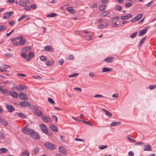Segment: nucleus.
Instances as JSON below:
<instances>
[{"label":"nucleus","mask_w":156,"mask_h":156,"mask_svg":"<svg viewBox=\"0 0 156 156\" xmlns=\"http://www.w3.org/2000/svg\"><path fill=\"white\" fill-rule=\"evenodd\" d=\"M21 55L22 58H26L27 56V54L25 52L21 53Z\"/></svg>","instance_id":"48"},{"label":"nucleus","mask_w":156,"mask_h":156,"mask_svg":"<svg viewBox=\"0 0 156 156\" xmlns=\"http://www.w3.org/2000/svg\"><path fill=\"white\" fill-rule=\"evenodd\" d=\"M50 128L51 130L54 131L56 132H57L58 131V129L57 127L55 126L54 125H51L50 126Z\"/></svg>","instance_id":"24"},{"label":"nucleus","mask_w":156,"mask_h":156,"mask_svg":"<svg viewBox=\"0 0 156 156\" xmlns=\"http://www.w3.org/2000/svg\"><path fill=\"white\" fill-rule=\"evenodd\" d=\"M6 27L4 25H0V31L5 30Z\"/></svg>","instance_id":"49"},{"label":"nucleus","mask_w":156,"mask_h":156,"mask_svg":"<svg viewBox=\"0 0 156 156\" xmlns=\"http://www.w3.org/2000/svg\"><path fill=\"white\" fill-rule=\"evenodd\" d=\"M149 87L150 90H152L154 88H156V85H150Z\"/></svg>","instance_id":"53"},{"label":"nucleus","mask_w":156,"mask_h":156,"mask_svg":"<svg viewBox=\"0 0 156 156\" xmlns=\"http://www.w3.org/2000/svg\"><path fill=\"white\" fill-rule=\"evenodd\" d=\"M34 114L39 116H43V113L40 110L38 109L37 112L34 113Z\"/></svg>","instance_id":"22"},{"label":"nucleus","mask_w":156,"mask_h":156,"mask_svg":"<svg viewBox=\"0 0 156 156\" xmlns=\"http://www.w3.org/2000/svg\"><path fill=\"white\" fill-rule=\"evenodd\" d=\"M143 16V14H140L137 15L135 17V21H137L139 20L142 18Z\"/></svg>","instance_id":"25"},{"label":"nucleus","mask_w":156,"mask_h":156,"mask_svg":"<svg viewBox=\"0 0 156 156\" xmlns=\"http://www.w3.org/2000/svg\"><path fill=\"white\" fill-rule=\"evenodd\" d=\"M6 108L8 112H13L15 109V108L13 106L10 105H6Z\"/></svg>","instance_id":"10"},{"label":"nucleus","mask_w":156,"mask_h":156,"mask_svg":"<svg viewBox=\"0 0 156 156\" xmlns=\"http://www.w3.org/2000/svg\"><path fill=\"white\" fill-rule=\"evenodd\" d=\"M107 25L108 24L106 23L105 24H101L98 25V27L100 29H103L104 28L106 27L107 26Z\"/></svg>","instance_id":"28"},{"label":"nucleus","mask_w":156,"mask_h":156,"mask_svg":"<svg viewBox=\"0 0 156 156\" xmlns=\"http://www.w3.org/2000/svg\"><path fill=\"white\" fill-rule=\"evenodd\" d=\"M40 128L44 133L46 134H48V129L44 124H41L40 125Z\"/></svg>","instance_id":"3"},{"label":"nucleus","mask_w":156,"mask_h":156,"mask_svg":"<svg viewBox=\"0 0 156 156\" xmlns=\"http://www.w3.org/2000/svg\"><path fill=\"white\" fill-rule=\"evenodd\" d=\"M153 3V1H151L150 2L148 3L146 5L147 7H148L150 6Z\"/></svg>","instance_id":"60"},{"label":"nucleus","mask_w":156,"mask_h":156,"mask_svg":"<svg viewBox=\"0 0 156 156\" xmlns=\"http://www.w3.org/2000/svg\"><path fill=\"white\" fill-rule=\"evenodd\" d=\"M13 44L14 45L16 46L19 45V42H18L17 41H15L13 42Z\"/></svg>","instance_id":"58"},{"label":"nucleus","mask_w":156,"mask_h":156,"mask_svg":"<svg viewBox=\"0 0 156 156\" xmlns=\"http://www.w3.org/2000/svg\"><path fill=\"white\" fill-rule=\"evenodd\" d=\"M30 8H31L33 9H34L36 8V6L35 4H33L31 5Z\"/></svg>","instance_id":"63"},{"label":"nucleus","mask_w":156,"mask_h":156,"mask_svg":"<svg viewBox=\"0 0 156 156\" xmlns=\"http://www.w3.org/2000/svg\"><path fill=\"white\" fill-rule=\"evenodd\" d=\"M81 121L84 123L87 124L90 126H93V124L92 123L90 122L89 121H86L83 120Z\"/></svg>","instance_id":"50"},{"label":"nucleus","mask_w":156,"mask_h":156,"mask_svg":"<svg viewBox=\"0 0 156 156\" xmlns=\"http://www.w3.org/2000/svg\"><path fill=\"white\" fill-rule=\"evenodd\" d=\"M129 156H134L133 153L132 151H130L128 153Z\"/></svg>","instance_id":"64"},{"label":"nucleus","mask_w":156,"mask_h":156,"mask_svg":"<svg viewBox=\"0 0 156 156\" xmlns=\"http://www.w3.org/2000/svg\"><path fill=\"white\" fill-rule=\"evenodd\" d=\"M125 5L126 7H129L132 5V4L130 3H127L125 4Z\"/></svg>","instance_id":"55"},{"label":"nucleus","mask_w":156,"mask_h":156,"mask_svg":"<svg viewBox=\"0 0 156 156\" xmlns=\"http://www.w3.org/2000/svg\"><path fill=\"white\" fill-rule=\"evenodd\" d=\"M0 122H1L2 125L5 126H7V122L4 119H1L0 120Z\"/></svg>","instance_id":"27"},{"label":"nucleus","mask_w":156,"mask_h":156,"mask_svg":"<svg viewBox=\"0 0 156 156\" xmlns=\"http://www.w3.org/2000/svg\"><path fill=\"white\" fill-rule=\"evenodd\" d=\"M122 7L121 6L119 5H117L116 6L115 9L117 11H121L122 9Z\"/></svg>","instance_id":"45"},{"label":"nucleus","mask_w":156,"mask_h":156,"mask_svg":"<svg viewBox=\"0 0 156 156\" xmlns=\"http://www.w3.org/2000/svg\"><path fill=\"white\" fill-rule=\"evenodd\" d=\"M114 58L113 57H109L106 58L104 59V61L108 63H111L114 61Z\"/></svg>","instance_id":"15"},{"label":"nucleus","mask_w":156,"mask_h":156,"mask_svg":"<svg viewBox=\"0 0 156 156\" xmlns=\"http://www.w3.org/2000/svg\"><path fill=\"white\" fill-rule=\"evenodd\" d=\"M19 4L20 5L23 6H26V3L23 0L20 1H19Z\"/></svg>","instance_id":"37"},{"label":"nucleus","mask_w":156,"mask_h":156,"mask_svg":"<svg viewBox=\"0 0 156 156\" xmlns=\"http://www.w3.org/2000/svg\"><path fill=\"white\" fill-rule=\"evenodd\" d=\"M78 74L77 73H75L74 74H72L69 75V77H74L77 76H78Z\"/></svg>","instance_id":"46"},{"label":"nucleus","mask_w":156,"mask_h":156,"mask_svg":"<svg viewBox=\"0 0 156 156\" xmlns=\"http://www.w3.org/2000/svg\"><path fill=\"white\" fill-rule=\"evenodd\" d=\"M27 16L26 15H24L22 16H21L19 18V19H18V21H20L21 20L23 19L24 18H25L26 17H27Z\"/></svg>","instance_id":"44"},{"label":"nucleus","mask_w":156,"mask_h":156,"mask_svg":"<svg viewBox=\"0 0 156 156\" xmlns=\"http://www.w3.org/2000/svg\"><path fill=\"white\" fill-rule=\"evenodd\" d=\"M137 32H136L132 34H131L130 35V37L132 38H133L134 37H135L137 35Z\"/></svg>","instance_id":"43"},{"label":"nucleus","mask_w":156,"mask_h":156,"mask_svg":"<svg viewBox=\"0 0 156 156\" xmlns=\"http://www.w3.org/2000/svg\"><path fill=\"white\" fill-rule=\"evenodd\" d=\"M41 119L43 120L44 122L46 123L51 122V119L48 116H43Z\"/></svg>","instance_id":"9"},{"label":"nucleus","mask_w":156,"mask_h":156,"mask_svg":"<svg viewBox=\"0 0 156 156\" xmlns=\"http://www.w3.org/2000/svg\"><path fill=\"white\" fill-rule=\"evenodd\" d=\"M57 14L56 13H52L51 14H48L47 15V17H55L57 16Z\"/></svg>","instance_id":"34"},{"label":"nucleus","mask_w":156,"mask_h":156,"mask_svg":"<svg viewBox=\"0 0 156 156\" xmlns=\"http://www.w3.org/2000/svg\"><path fill=\"white\" fill-rule=\"evenodd\" d=\"M19 97L22 100H26L28 99L27 94L23 93H21L19 94Z\"/></svg>","instance_id":"7"},{"label":"nucleus","mask_w":156,"mask_h":156,"mask_svg":"<svg viewBox=\"0 0 156 156\" xmlns=\"http://www.w3.org/2000/svg\"><path fill=\"white\" fill-rule=\"evenodd\" d=\"M18 116L22 118H25L26 117V115L24 113L20 112L18 114Z\"/></svg>","instance_id":"35"},{"label":"nucleus","mask_w":156,"mask_h":156,"mask_svg":"<svg viewBox=\"0 0 156 156\" xmlns=\"http://www.w3.org/2000/svg\"><path fill=\"white\" fill-rule=\"evenodd\" d=\"M13 13V12L12 11H11L9 12H6L4 15V19H6L9 18L11 15V14Z\"/></svg>","instance_id":"16"},{"label":"nucleus","mask_w":156,"mask_h":156,"mask_svg":"<svg viewBox=\"0 0 156 156\" xmlns=\"http://www.w3.org/2000/svg\"><path fill=\"white\" fill-rule=\"evenodd\" d=\"M127 138L130 142L131 143H134L136 142V141L135 140L129 137L128 136L127 137Z\"/></svg>","instance_id":"40"},{"label":"nucleus","mask_w":156,"mask_h":156,"mask_svg":"<svg viewBox=\"0 0 156 156\" xmlns=\"http://www.w3.org/2000/svg\"><path fill=\"white\" fill-rule=\"evenodd\" d=\"M59 152L62 154L66 155L67 154V152L66 150L62 146H60L59 147Z\"/></svg>","instance_id":"5"},{"label":"nucleus","mask_w":156,"mask_h":156,"mask_svg":"<svg viewBox=\"0 0 156 156\" xmlns=\"http://www.w3.org/2000/svg\"><path fill=\"white\" fill-rule=\"evenodd\" d=\"M133 16L129 14H128L127 15H126L125 16H121L120 17V19L121 20H127L129 18H130L132 17Z\"/></svg>","instance_id":"13"},{"label":"nucleus","mask_w":156,"mask_h":156,"mask_svg":"<svg viewBox=\"0 0 156 156\" xmlns=\"http://www.w3.org/2000/svg\"><path fill=\"white\" fill-rule=\"evenodd\" d=\"M119 16H115V17H113L112 19V21H114L115 20H119Z\"/></svg>","instance_id":"57"},{"label":"nucleus","mask_w":156,"mask_h":156,"mask_svg":"<svg viewBox=\"0 0 156 156\" xmlns=\"http://www.w3.org/2000/svg\"><path fill=\"white\" fill-rule=\"evenodd\" d=\"M64 62V60L62 59H60L58 61V62L60 65H62Z\"/></svg>","instance_id":"59"},{"label":"nucleus","mask_w":156,"mask_h":156,"mask_svg":"<svg viewBox=\"0 0 156 156\" xmlns=\"http://www.w3.org/2000/svg\"><path fill=\"white\" fill-rule=\"evenodd\" d=\"M102 110L105 112V114L107 116L110 117H111L112 116V114L108 111L106 110L104 108H102Z\"/></svg>","instance_id":"21"},{"label":"nucleus","mask_w":156,"mask_h":156,"mask_svg":"<svg viewBox=\"0 0 156 156\" xmlns=\"http://www.w3.org/2000/svg\"><path fill=\"white\" fill-rule=\"evenodd\" d=\"M0 91L5 95L7 96L9 94V91L6 89H4L2 88V87L0 86Z\"/></svg>","instance_id":"6"},{"label":"nucleus","mask_w":156,"mask_h":156,"mask_svg":"<svg viewBox=\"0 0 156 156\" xmlns=\"http://www.w3.org/2000/svg\"><path fill=\"white\" fill-rule=\"evenodd\" d=\"M146 38V36H145L142 39H141L140 41L138 43V46L139 47H140L141 45L144 42Z\"/></svg>","instance_id":"26"},{"label":"nucleus","mask_w":156,"mask_h":156,"mask_svg":"<svg viewBox=\"0 0 156 156\" xmlns=\"http://www.w3.org/2000/svg\"><path fill=\"white\" fill-rule=\"evenodd\" d=\"M143 150L144 151H151L152 150L150 145L149 144H147L144 146Z\"/></svg>","instance_id":"17"},{"label":"nucleus","mask_w":156,"mask_h":156,"mask_svg":"<svg viewBox=\"0 0 156 156\" xmlns=\"http://www.w3.org/2000/svg\"><path fill=\"white\" fill-rule=\"evenodd\" d=\"M89 75L91 77H93L96 76L95 74L92 72L90 73L89 74Z\"/></svg>","instance_id":"62"},{"label":"nucleus","mask_w":156,"mask_h":156,"mask_svg":"<svg viewBox=\"0 0 156 156\" xmlns=\"http://www.w3.org/2000/svg\"><path fill=\"white\" fill-rule=\"evenodd\" d=\"M44 48L45 50L46 51L52 52L54 51V49L52 48V46L50 45L45 46Z\"/></svg>","instance_id":"18"},{"label":"nucleus","mask_w":156,"mask_h":156,"mask_svg":"<svg viewBox=\"0 0 156 156\" xmlns=\"http://www.w3.org/2000/svg\"><path fill=\"white\" fill-rule=\"evenodd\" d=\"M16 39H20V40L19 42V45H23L26 41V40L23 39V37L21 36H19L16 37Z\"/></svg>","instance_id":"4"},{"label":"nucleus","mask_w":156,"mask_h":156,"mask_svg":"<svg viewBox=\"0 0 156 156\" xmlns=\"http://www.w3.org/2000/svg\"><path fill=\"white\" fill-rule=\"evenodd\" d=\"M31 136L35 139H38L39 138L40 136L38 134L35 132H34L33 130V132L30 134Z\"/></svg>","instance_id":"8"},{"label":"nucleus","mask_w":156,"mask_h":156,"mask_svg":"<svg viewBox=\"0 0 156 156\" xmlns=\"http://www.w3.org/2000/svg\"><path fill=\"white\" fill-rule=\"evenodd\" d=\"M20 105L23 107H27L30 105V103L28 101H21L20 103Z\"/></svg>","instance_id":"11"},{"label":"nucleus","mask_w":156,"mask_h":156,"mask_svg":"<svg viewBox=\"0 0 156 156\" xmlns=\"http://www.w3.org/2000/svg\"><path fill=\"white\" fill-rule=\"evenodd\" d=\"M31 50V48L29 46L23 48V51H29Z\"/></svg>","instance_id":"30"},{"label":"nucleus","mask_w":156,"mask_h":156,"mask_svg":"<svg viewBox=\"0 0 156 156\" xmlns=\"http://www.w3.org/2000/svg\"><path fill=\"white\" fill-rule=\"evenodd\" d=\"M40 60L44 62L47 60V57L44 55H42L40 57Z\"/></svg>","instance_id":"39"},{"label":"nucleus","mask_w":156,"mask_h":156,"mask_svg":"<svg viewBox=\"0 0 156 156\" xmlns=\"http://www.w3.org/2000/svg\"><path fill=\"white\" fill-rule=\"evenodd\" d=\"M94 97L96 98H103V96H102L101 95L98 94H96L95 95H94Z\"/></svg>","instance_id":"56"},{"label":"nucleus","mask_w":156,"mask_h":156,"mask_svg":"<svg viewBox=\"0 0 156 156\" xmlns=\"http://www.w3.org/2000/svg\"><path fill=\"white\" fill-rule=\"evenodd\" d=\"M108 147L107 145H101L99 147L100 149H103L107 148Z\"/></svg>","instance_id":"52"},{"label":"nucleus","mask_w":156,"mask_h":156,"mask_svg":"<svg viewBox=\"0 0 156 156\" xmlns=\"http://www.w3.org/2000/svg\"><path fill=\"white\" fill-rule=\"evenodd\" d=\"M44 146L47 148L51 150H55L56 147L55 145L50 142H47L44 144Z\"/></svg>","instance_id":"1"},{"label":"nucleus","mask_w":156,"mask_h":156,"mask_svg":"<svg viewBox=\"0 0 156 156\" xmlns=\"http://www.w3.org/2000/svg\"><path fill=\"white\" fill-rule=\"evenodd\" d=\"M147 31V30L146 29H143L139 31L138 35L139 36H143L146 34Z\"/></svg>","instance_id":"19"},{"label":"nucleus","mask_w":156,"mask_h":156,"mask_svg":"<svg viewBox=\"0 0 156 156\" xmlns=\"http://www.w3.org/2000/svg\"><path fill=\"white\" fill-rule=\"evenodd\" d=\"M68 59L70 60H73L74 59V56L72 55H70L68 57Z\"/></svg>","instance_id":"54"},{"label":"nucleus","mask_w":156,"mask_h":156,"mask_svg":"<svg viewBox=\"0 0 156 156\" xmlns=\"http://www.w3.org/2000/svg\"><path fill=\"white\" fill-rule=\"evenodd\" d=\"M106 5H101L99 6L98 9L99 10L102 11L106 9Z\"/></svg>","instance_id":"23"},{"label":"nucleus","mask_w":156,"mask_h":156,"mask_svg":"<svg viewBox=\"0 0 156 156\" xmlns=\"http://www.w3.org/2000/svg\"><path fill=\"white\" fill-rule=\"evenodd\" d=\"M9 94L15 98H17L18 97V95L17 93L13 91H10L9 92Z\"/></svg>","instance_id":"14"},{"label":"nucleus","mask_w":156,"mask_h":156,"mask_svg":"<svg viewBox=\"0 0 156 156\" xmlns=\"http://www.w3.org/2000/svg\"><path fill=\"white\" fill-rule=\"evenodd\" d=\"M108 0H101V2L104 4H107L108 2Z\"/></svg>","instance_id":"61"},{"label":"nucleus","mask_w":156,"mask_h":156,"mask_svg":"<svg viewBox=\"0 0 156 156\" xmlns=\"http://www.w3.org/2000/svg\"><path fill=\"white\" fill-rule=\"evenodd\" d=\"M112 70V69L108 68L107 67H105L103 69L102 72L105 73L111 71Z\"/></svg>","instance_id":"29"},{"label":"nucleus","mask_w":156,"mask_h":156,"mask_svg":"<svg viewBox=\"0 0 156 156\" xmlns=\"http://www.w3.org/2000/svg\"><path fill=\"white\" fill-rule=\"evenodd\" d=\"M67 9L68 11L70 13L74 14L75 13L76 11L72 7H69L67 8Z\"/></svg>","instance_id":"20"},{"label":"nucleus","mask_w":156,"mask_h":156,"mask_svg":"<svg viewBox=\"0 0 156 156\" xmlns=\"http://www.w3.org/2000/svg\"><path fill=\"white\" fill-rule=\"evenodd\" d=\"M34 53L33 51H31L28 54V57L30 58H32L34 56Z\"/></svg>","instance_id":"42"},{"label":"nucleus","mask_w":156,"mask_h":156,"mask_svg":"<svg viewBox=\"0 0 156 156\" xmlns=\"http://www.w3.org/2000/svg\"><path fill=\"white\" fill-rule=\"evenodd\" d=\"M31 108L34 111V114L38 109L37 106L36 105H33L31 106Z\"/></svg>","instance_id":"31"},{"label":"nucleus","mask_w":156,"mask_h":156,"mask_svg":"<svg viewBox=\"0 0 156 156\" xmlns=\"http://www.w3.org/2000/svg\"><path fill=\"white\" fill-rule=\"evenodd\" d=\"M120 123L121 122H113L110 124V126H114L117 125H119Z\"/></svg>","instance_id":"33"},{"label":"nucleus","mask_w":156,"mask_h":156,"mask_svg":"<svg viewBox=\"0 0 156 156\" xmlns=\"http://www.w3.org/2000/svg\"><path fill=\"white\" fill-rule=\"evenodd\" d=\"M48 101L51 104H54L55 102L53 100L50 98H48Z\"/></svg>","instance_id":"51"},{"label":"nucleus","mask_w":156,"mask_h":156,"mask_svg":"<svg viewBox=\"0 0 156 156\" xmlns=\"http://www.w3.org/2000/svg\"><path fill=\"white\" fill-rule=\"evenodd\" d=\"M5 55L7 57H12L13 56V55L10 53H6L5 54Z\"/></svg>","instance_id":"47"},{"label":"nucleus","mask_w":156,"mask_h":156,"mask_svg":"<svg viewBox=\"0 0 156 156\" xmlns=\"http://www.w3.org/2000/svg\"><path fill=\"white\" fill-rule=\"evenodd\" d=\"M108 14V13L107 11H105L101 13L100 15V16L101 17H105L107 16Z\"/></svg>","instance_id":"41"},{"label":"nucleus","mask_w":156,"mask_h":156,"mask_svg":"<svg viewBox=\"0 0 156 156\" xmlns=\"http://www.w3.org/2000/svg\"><path fill=\"white\" fill-rule=\"evenodd\" d=\"M8 152V150L5 148L0 149V154Z\"/></svg>","instance_id":"32"},{"label":"nucleus","mask_w":156,"mask_h":156,"mask_svg":"<svg viewBox=\"0 0 156 156\" xmlns=\"http://www.w3.org/2000/svg\"><path fill=\"white\" fill-rule=\"evenodd\" d=\"M16 88L17 90L18 91H22L24 89H26L27 87L25 85H21L16 86Z\"/></svg>","instance_id":"12"},{"label":"nucleus","mask_w":156,"mask_h":156,"mask_svg":"<svg viewBox=\"0 0 156 156\" xmlns=\"http://www.w3.org/2000/svg\"><path fill=\"white\" fill-rule=\"evenodd\" d=\"M28 125H27L26 126L23 127L22 130L23 132L25 133L26 134H30L33 132V130L28 128H27L26 127Z\"/></svg>","instance_id":"2"},{"label":"nucleus","mask_w":156,"mask_h":156,"mask_svg":"<svg viewBox=\"0 0 156 156\" xmlns=\"http://www.w3.org/2000/svg\"><path fill=\"white\" fill-rule=\"evenodd\" d=\"M54 63V62L53 61H48L45 63V64L48 66H51Z\"/></svg>","instance_id":"38"},{"label":"nucleus","mask_w":156,"mask_h":156,"mask_svg":"<svg viewBox=\"0 0 156 156\" xmlns=\"http://www.w3.org/2000/svg\"><path fill=\"white\" fill-rule=\"evenodd\" d=\"M21 156H29V153L27 150H25L21 154Z\"/></svg>","instance_id":"36"}]
</instances>
